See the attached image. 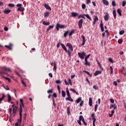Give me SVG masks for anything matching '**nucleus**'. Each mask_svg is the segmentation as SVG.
<instances>
[{"label": "nucleus", "mask_w": 126, "mask_h": 126, "mask_svg": "<svg viewBox=\"0 0 126 126\" xmlns=\"http://www.w3.org/2000/svg\"><path fill=\"white\" fill-rule=\"evenodd\" d=\"M93 88H94V89H95V90H98V86L94 85Z\"/></svg>", "instance_id": "obj_51"}, {"label": "nucleus", "mask_w": 126, "mask_h": 126, "mask_svg": "<svg viewBox=\"0 0 126 126\" xmlns=\"http://www.w3.org/2000/svg\"><path fill=\"white\" fill-rule=\"evenodd\" d=\"M82 98L81 97H79L76 101V103L77 104H78V103H80V102H81V100H82Z\"/></svg>", "instance_id": "obj_39"}, {"label": "nucleus", "mask_w": 126, "mask_h": 126, "mask_svg": "<svg viewBox=\"0 0 126 126\" xmlns=\"http://www.w3.org/2000/svg\"><path fill=\"white\" fill-rule=\"evenodd\" d=\"M16 6L18 7L17 9L18 11H24L25 10V8L23 7L22 4H17Z\"/></svg>", "instance_id": "obj_1"}, {"label": "nucleus", "mask_w": 126, "mask_h": 126, "mask_svg": "<svg viewBox=\"0 0 126 126\" xmlns=\"http://www.w3.org/2000/svg\"><path fill=\"white\" fill-rule=\"evenodd\" d=\"M44 16L45 18L49 17V16H50V12H45L44 13Z\"/></svg>", "instance_id": "obj_21"}, {"label": "nucleus", "mask_w": 126, "mask_h": 126, "mask_svg": "<svg viewBox=\"0 0 126 126\" xmlns=\"http://www.w3.org/2000/svg\"><path fill=\"white\" fill-rule=\"evenodd\" d=\"M110 69L111 74H113V67L112 66H110Z\"/></svg>", "instance_id": "obj_50"}, {"label": "nucleus", "mask_w": 126, "mask_h": 126, "mask_svg": "<svg viewBox=\"0 0 126 126\" xmlns=\"http://www.w3.org/2000/svg\"><path fill=\"white\" fill-rule=\"evenodd\" d=\"M21 82L22 84H23V85H24V86H26V84H25V83L24 82V81H23V80H21Z\"/></svg>", "instance_id": "obj_63"}, {"label": "nucleus", "mask_w": 126, "mask_h": 126, "mask_svg": "<svg viewBox=\"0 0 126 126\" xmlns=\"http://www.w3.org/2000/svg\"><path fill=\"white\" fill-rule=\"evenodd\" d=\"M44 5L45 8H46V9L52 10V8H51V6H49V5H48L47 3H45Z\"/></svg>", "instance_id": "obj_16"}, {"label": "nucleus", "mask_w": 126, "mask_h": 126, "mask_svg": "<svg viewBox=\"0 0 126 126\" xmlns=\"http://www.w3.org/2000/svg\"><path fill=\"white\" fill-rule=\"evenodd\" d=\"M22 108H24V104L23 103V99H22V98H21L20 99L19 113H22Z\"/></svg>", "instance_id": "obj_2"}, {"label": "nucleus", "mask_w": 126, "mask_h": 126, "mask_svg": "<svg viewBox=\"0 0 126 126\" xmlns=\"http://www.w3.org/2000/svg\"><path fill=\"white\" fill-rule=\"evenodd\" d=\"M126 1H123L122 3V6H126Z\"/></svg>", "instance_id": "obj_62"}, {"label": "nucleus", "mask_w": 126, "mask_h": 126, "mask_svg": "<svg viewBox=\"0 0 126 126\" xmlns=\"http://www.w3.org/2000/svg\"><path fill=\"white\" fill-rule=\"evenodd\" d=\"M42 24H43V25H50V22H46L45 21H43L42 22Z\"/></svg>", "instance_id": "obj_40"}, {"label": "nucleus", "mask_w": 126, "mask_h": 126, "mask_svg": "<svg viewBox=\"0 0 126 126\" xmlns=\"http://www.w3.org/2000/svg\"><path fill=\"white\" fill-rule=\"evenodd\" d=\"M66 92L67 96L68 97H70V94L69 93V91L68 90V88H67L66 89Z\"/></svg>", "instance_id": "obj_25"}, {"label": "nucleus", "mask_w": 126, "mask_h": 126, "mask_svg": "<svg viewBox=\"0 0 126 126\" xmlns=\"http://www.w3.org/2000/svg\"><path fill=\"white\" fill-rule=\"evenodd\" d=\"M53 28H54V25H53L52 26H50L49 27V28H47V32H49V31H50V30H51V29H53Z\"/></svg>", "instance_id": "obj_29"}, {"label": "nucleus", "mask_w": 126, "mask_h": 126, "mask_svg": "<svg viewBox=\"0 0 126 126\" xmlns=\"http://www.w3.org/2000/svg\"><path fill=\"white\" fill-rule=\"evenodd\" d=\"M104 18L106 21H108V20L110 19V16H109V14L108 13H106L104 17Z\"/></svg>", "instance_id": "obj_11"}, {"label": "nucleus", "mask_w": 126, "mask_h": 126, "mask_svg": "<svg viewBox=\"0 0 126 126\" xmlns=\"http://www.w3.org/2000/svg\"><path fill=\"white\" fill-rule=\"evenodd\" d=\"M78 15H79V14L77 12H73L71 13L72 17H76L78 16Z\"/></svg>", "instance_id": "obj_13"}, {"label": "nucleus", "mask_w": 126, "mask_h": 126, "mask_svg": "<svg viewBox=\"0 0 126 126\" xmlns=\"http://www.w3.org/2000/svg\"><path fill=\"white\" fill-rule=\"evenodd\" d=\"M119 34H120V35H124V34H125V31L122 30V31H120L119 32Z\"/></svg>", "instance_id": "obj_45"}, {"label": "nucleus", "mask_w": 126, "mask_h": 126, "mask_svg": "<svg viewBox=\"0 0 126 126\" xmlns=\"http://www.w3.org/2000/svg\"><path fill=\"white\" fill-rule=\"evenodd\" d=\"M112 4L113 6H116V5H117V4L116 3L115 1H112Z\"/></svg>", "instance_id": "obj_56"}, {"label": "nucleus", "mask_w": 126, "mask_h": 126, "mask_svg": "<svg viewBox=\"0 0 126 126\" xmlns=\"http://www.w3.org/2000/svg\"><path fill=\"white\" fill-rule=\"evenodd\" d=\"M78 55L79 57L82 60H83L84 59V57L86 56V54L85 52H82V53L80 52L78 53Z\"/></svg>", "instance_id": "obj_4"}, {"label": "nucleus", "mask_w": 126, "mask_h": 126, "mask_svg": "<svg viewBox=\"0 0 126 126\" xmlns=\"http://www.w3.org/2000/svg\"><path fill=\"white\" fill-rule=\"evenodd\" d=\"M98 65H99V67H100L101 70H104V68H103V66H102V65L101 64V63H99Z\"/></svg>", "instance_id": "obj_48"}, {"label": "nucleus", "mask_w": 126, "mask_h": 126, "mask_svg": "<svg viewBox=\"0 0 126 126\" xmlns=\"http://www.w3.org/2000/svg\"><path fill=\"white\" fill-rule=\"evenodd\" d=\"M70 91H72V92L75 93L76 95H78V93L76 92V91H75V90H74V89H72V88L70 89Z\"/></svg>", "instance_id": "obj_32"}, {"label": "nucleus", "mask_w": 126, "mask_h": 126, "mask_svg": "<svg viewBox=\"0 0 126 126\" xmlns=\"http://www.w3.org/2000/svg\"><path fill=\"white\" fill-rule=\"evenodd\" d=\"M118 44H122L123 43V40L122 39H120L118 41Z\"/></svg>", "instance_id": "obj_60"}, {"label": "nucleus", "mask_w": 126, "mask_h": 126, "mask_svg": "<svg viewBox=\"0 0 126 126\" xmlns=\"http://www.w3.org/2000/svg\"><path fill=\"white\" fill-rule=\"evenodd\" d=\"M102 73V71L100 70H97L94 73V76H97V75H99V74H101Z\"/></svg>", "instance_id": "obj_17"}, {"label": "nucleus", "mask_w": 126, "mask_h": 126, "mask_svg": "<svg viewBox=\"0 0 126 126\" xmlns=\"http://www.w3.org/2000/svg\"><path fill=\"white\" fill-rule=\"evenodd\" d=\"M60 28L61 29L64 28V26L63 25H61L60 24V23H58L56 26V29L57 31H60Z\"/></svg>", "instance_id": "obj_5"}, {"label": "nucleus", "mask_w": 126, "mask_h": 126, "mask_svg": "<svg viewBox=\"0 0 126 126\" xmlns=\"http://www.w3.org/2000/svg\"><path fill=\"white\" fill-rule=\"evenodd\" d=\"M83 72L87 73V74H88V75H90V77H92V74H91L90 73H89V72H88V71L83 70Z\"/></svg>", "instance_id": "obj_34"}, {"label": "nucleus", "mask_w": 126, "mask_h": 126, "mask_svg": "<svg viewBox=\"0 0 126 126\" xmlns=\"http://www.w3.org/2000/svg\"><path fill=\"white\" fill-rule=\"evenodd\" d=\"M8 6H9L10 7H14V4H11V3H9L8 4Z\"/></svg>", "instance_id": "obj_57"}, {"label": "nucleus", "mask_w": 126, "mask_h": 126, "mask_svg": "<svg viewBox=\"0 0 126 126\" xmlns=\"http://www.w3.org/2000/svg\"><path fill=\"white\" fill-rule=\"evenodd\" d=\"M47 93H48V94H51V93H53V89L47 91Z\"/></svg>", "instance_id": "obj_49"}, {"label": "nucleus", "mask_w": 126, "mask_h": 126, "mask_svg": "<svg viewBox=\"0 0 126 126\" xmlns=\"http://www.w3.org/2000/svg\"><path fill=\"white\" fill-rule=\"evenodd\" d=\"M100 27L101 28V32H104V25L103 24V22H102V21L100 22Z\"/></svg>", "instance_id": "obj_14"}, {"label": "nucleus", "mask_w": 126, "mask_h": 126, "mask_svg": "<svg viewBox=\"0 0 126 126\" xmlns=\"http://www.w3.org/2000/svg\"><path fill=\"white\" fill-rule=\"evenodd\" d=\"M66 47H68L69 50H70L71 52H73V47H72V45L69 43H67L66 44Z\"/></svg>", "instance_id": "obj_8"}, {"label": "nucleus", "mask_w": 126, "mask_h": 126, "mask_svg": "<svg viewBox=\"0 0 126 126\" xmlns=\"http://www.w3.org/2000/svg\"><path fill=\"white\" fill-rule=\"evenodd\" d=\"M113 14L114 19H117V12H116V10H113Z\"/></svg>", "instance_id": "obj_22"}, {"label": "nucleus", "mask_w": 126, "mask_h": 126, "mask_svg": "<svg viewBox=\"0 0 126 126\" xmlns=\"http://www.w3.org/2000/svg\"><path fill=\"white\" fill-rule=\"evenodd\" d=\"M91 117H92V119L93 120V126H95V123L96 122V116H95V113H93Z\"/></svg>", "instance_id": "obj_3"}, {"label": "nucleus", "mask_w": 126, "mask_h": 126, "mask_svg": "<svg viewBox=\"0 0 126 126\" xmlns=\"http://www.w3.org/2000/svg\"><path fill=\"white\" fill-rule=\"evenodd\" d=\"M85 64L86 65H88V66H90L91 65V64L90 63H89V62H86L85 63Z\"/></svg>", "instance_id": "obj_53"}, {"label": "nucleus", "mask_w": 126, "mask_h": 126, "mask_svg": "<svg viewBox=\"0 0 126 126\" xmlns=\"http://www.w3.org/2000/svg\"><path fill=\"white\" fill-rule=\"evenodd\" d=\"M94 19V24H96V22L98 21L99 20V19L98 18V17L97 16H95Z\"/></svg>", "instance_id": "obj_23"}, {"label": "nucleus", "mask_w": 126, "mask_h": 126, "mask_svg": "<svg viewBox=\"0 0 126 126\" xmlns=\"http://www.w3.org/2000/svg\"><path fill=\"white\" fill-rule=\"evenodd\" d=\"M83 104H84V101L82 100L81 101V103H80V106L81 107H82L83 106Z\"/></svg>", "instance_id": "obj_61"}, {"label": "nucleus", "mask_w": 126, "mask_h": 126, "mask_svg": "<svg viewBox=\"0 0 126 126\" xmlns=\"http://www.w3.org/2000/svg\"><path fill=\"white\" fill-rule=\"evenodd\" d=\"M82 7L83 9H85V8H86V5L85 4H82Z\"/></svg>", "instance_id": "obj_55"}, {"label": "nucleus", "mask_w": 126, "mask_h": 126, "mask_svg": "<svg viewBox=\"0 0 126 126\" xmlns=\"http://www.w3.org/2000/svg\"><path fill=\"white\" fill-rule=\"evenodd\" d=\"M65 100H66V101H70V102H73V99H72L70 96L66 97Z\"/></svg>", "instance_id": "obj_19"}, {"label": "nucleus", "mask_w": 126, "mask_h": 126, "mask_svg": "<svg viewBox=\"0 0 126 126\" xmlns=\"http://www.w3.org/2000/svg\"><path fill=\"white\" fill-rule=\"evenodd\" d=\"M79 120H80V121H82L83 122L85 126H87V123L85 122V120L84 119V117H83V116L80 115L79 117Z\"/></svg>", "instance_id": "obj_6"}, {"label": "nucleus", "mask_w": 126, "mask_h": 126, "mask_svg": "<svg viewBox=\"0 0 126 126\" xmlns=\"http://www.w3.org/2000/svg\"><path fill=\"white\" fill-rule=\"evenodd\" d=\"M9 12H10V10H9V9L5 10L4 11V13H5V14H8V13H9Z\"/></svg>", "instance_id": "obj_38"}, {"label": "nucleus", "mask_w": 126, "mask_h": 126, "mask_svg": "<svg viewBox=\"0 0 126 126\" xmlns=\"http://www.w3.org/2000/svg\"><path fill=\"white\" fill-rule=\"evenodd\" d=\"M83 24V19H81L78 22V26L79 29L82 28V24Z\"/></svg>", "instance_id": "obj_7"}, {"label": "nucleus", "mask_w": 126, "mask_h": 126, "mask_svg": "<svg viewBox=\"0 0 126 126\" xmlns=\"http://www.w3.org/2000/svg\"><path fill=\"white\" fill-rule=\"evenodd\" d=\"M74 33H75V30H72L69 33V36H72Z\"/></svg>", "instance_id": "obj_30"}, {"label": "nucleus", "mask_w": 126, "mask_h": 126, "mask_svg": "<svg viewBox=\"0 0 126 126\" xmlns=\"http://www.w3.org/2000/svg\"><path fill=\"white\" fill-rule=\"evenodd\" d=\"M5 97V95H4V94H2V96L1 98H0V101H2L3 100V98Z\"/></svg>", "instance_id": "obj_44"}, {"label": "nucleus", "mask_w": 126, "mask_h": 126, "mask_svg": "<svg viewBox=\"0 0 126 126\" xmlns=\"http://www.w3.org/2000/svg\"><path fill=\"white\" fill-rule=\"evenodd\" d=\"M68 82H69V84H70V85L71 86H72V82H71V79H68Z\"/></svg>", "instance_id": "obj_58"}, {"label": "nucleus", "mask_w": 126, "mask_h": 126, "mask_svg": "<svg viewBox=\"0 0 126 126\" xmlns=\"http://www.w3.org/2000/svg\"><path fill=\"white\" fill-rule=\"evenodd\" d=\"M8 102L9 103L11 101V96L9 94H7Z\"/></svg>", "instance_id": "obj_33"}, {"label": "nucleus", "mask_w": 126, "mask_h": 126, "mask_svg": "<svg viewBox=\"0 0 126 126\" xmlns=\"http://www.w3.org/2000/svg\"><path fill=\"white\" fill-rule=\"evenodd\" d=\"M81 38H82L83 39V43L82 44H81V46H84L85 43H86V39H85V36L83 35H81Z\"/></svg>", "instance_id": "obj_10"}, {"label": "nucleus", "mask_w": 126, "mask_h": 126, "mask_svg": "<svg viewBox=\"0 0 126 126\" xmlns=\"http://www.w3.org/2000/svg\"><path fill=\"white\" fill-rule=\"evenodd\" d=\"M57 88L58 89L59 94H61V87H60V85H57Z\"/></svg>", "instance_id": "obj_42"}, {"label": "nucleus", "mask_w": 126, "mask_h": 126, "mask_svg": "<svg viewBox=\"0 0 126 126\" xmlns=\"http://www.w3.org/2000/svg\"><path fill=\"white\" fill-rule=\"evenodd\" d=\"M3 78H4L5 79H6V80H7V81H8V82H10V81H11L10 79H9L8 77H6L3 76Z\"/></svg>", "instance_id": "obj_43"}, {"label": "nucleus", "mask_w": 126, "mask_h": 126, "mask_svg": "<svg viewBox=\"0 0 126 126\" xmlns=\"http://www.w3.org/2000/svg\"><path fill=\"white\" fill-rule=\"evenodd\" d=\"M102 1L105 5H109V2L107 0H102Z\"/></svg>", "instance_id": "obj_31"}, {"label": "nucleus", "mask_w": 126, "mask_h": 126, "mask_svg": "<svg viewBox=\"0 0 126 126\" xmlns=\"http://www.w3.org/2000/svg\"><path fill=\"white\" fill-rule=\"evenodd\" d=\"M89 105L90 106V107H92V98L91 97L89 98Z\"/></svg>", "instance_id": "obj_35"}, {"label": "nucleus", "mask_w": 126, "mask_h": 126, "mask_svg": "<svg viewBox=\"0 0 126 126\" xmlns=\"http://www.w3.org/2000/svg\"><path fill=\"white\" fill-rule=\"evenodd\" d=\"M2 69L3 70H4V71H11V70L9 68H6L5 67H3L2 68Z\"/></svg>", "instance_id": "obj_18"}, {"label": "nucleus", "mask_w": 126, "mask_h": 126, "mask_svg": "<svg viewBox=\"0 0 126 126\" xmlns=\"http://www.w3.org/2000/svg\"><path fill=\"white\" fill-rule=\"evenodd\" d=\"M16 111H17V106H15V107H13L12 109L13 113L16 114Z\"/></svg>", "instance_id": "obj_20"}, {"label": "nucleus", "mask_w": 126, "mask_h": 126, "mask_svg": "<svg viewBox=\"0 0 126 126\" xmlns=\"http://www.w3.org/2000/svg\"><path fill=\"white\" fill-rule=\"evenodd\" d=\"M60 44L63 49L66 52V53H67V49L66 48V47H65L64 44H63V43H61Z\"/></svg>", "instance_id": "obj_15"}, {"label": "nucleus", "mask_w": 126, "mask_h": 126, "mask_svg": "<svg viewBox=\"0 0 126 126\" xmlns=\"http://www.w3.org/2000/svg\"><path fill=\"white\" fill-rule=\"evenodd\" d=\"M117 13H118V14L120 15V16H122V9H117Z\"/></svg>", "instance_id": "obj_28"}, {"label": "nucleus", "mask_w": 126, "mask_h": 126, "mask_svg": "<svg viewBox=\"0 0 126 126\" xmlns=\"http://www.w3.org/2000/svg\"><path fill=\"white\" fill-rule=\"evenodd\" d=\"M78 124H79V125L82 126V124L81 123V120L79 119V120H77Z\"/></svg>", "instance_id": "obj_59"}, {"label": "nucleus", "mask_w": 126, "mask_h": 126, "mask_svg": "<svg viewBox=\"0 0 126 126\" xmlns=\"http://www.w3.org/2000/svg\"><path fill=\"white\" fill-rule=\"evenodd\" d=\"M109 61L110 63H114V61L112 58H109Z\"/></svg>", "instance_id": "obj_64"}, {"label": "nucleus", "mask_w": 126, "mask_h": 126, "mask_svg": "<svg viewBox=\"0 0 126 126\" xmlns=\"http://www.w3.org/2000/svg\"><path fill=\"white\" fill-rule=\"evenodd\" d=\"M68 33H69V32L68 31H66L64 34V37H65V38H66V36H67V34H68Z\"/></svg>", "instance_id": "obj_47"}, {"label": "nucleus", "mask_w": 126, "mask_h": 126, "mask_svg": "<svg viewBox=\"0 0 126 126\" xmlns=\"http://www.w3.org/2000/svg\"><path fill=\"white\" fill-rule=\"evenodd\" d=\"M84 15L86 16L88 19H89V20H92V18H91V17L89 16V15L84 14Z\"/></svg>", "instance_id": "obj_26"}, {"label": "nucleus", "mask_w": 126, "mask_h": 126, "mask_svg": "<svg viewBox=\"0 0 126 126\" xmlns=\"http://www.w3.org/2000/svg\"><path fill=\"white\" fill-rule=\"evenodd\" d=\"M78 19L80 18H83L84 19H85V16H84V14H80L78 16Z\"/></svg>", "instance_id": "obj_27"}, {"label": "nucleus", "mask_w": 126, "mask_h": 126, "mask_svg": "<svg viewBox=\"0 0 126 126\" xmlns=\"http://www.w3.org/2000/svg\"><path fill=\"white\" fill-rule=\"evenodd\" d=\"M54 68L55 71H57V63H56V62H54Z\"/></svg>", "instance_id": "obj_36"}, {"label": "nucleus", "mask_w": 126, "mask_h": 126, "mask_svg": "<svg viewBox=\"0 0 126 126\" xmlns=\"http://www.w3.org/2000/svg\"><path fill=\"white\" fill-rule=\"evenodd\" d=\"M98 108V104H96L94 106V112L97 111V109Z\"/></svg>", "instance_id": "obj_46"}, {"label": "nucleus", "mask_w": 126, "mask_h": 126, "mask_svg": "<svg viewBox=\"0 0 126 126\" xmlns=\"http://www.w3.org/2000/svg\"><path fill=\"white\" fill-rule=\"evenodd\" d=\"M3 87L5 89V90H9V88H8V86H4L3 85Z\"/></svg>", "instance_id": "obj_41"}, {"label": "nucleus", "mask_w": 126, "mask_h": 126, "mask_svg": "<svg viewBox=\"0 0 126 126\" xmlns=\"http://www.w3.org/2000/svg\"><path fill=\"white\" fill-rule=\"evenodd\" d=\"M67 53H68V55L69 57H70H70H71V51L68 50V51H67Z\"/></svg>", "instance_id": "obj_54"}, {"label": "nucleus", "mask_w": 126, "mask_h": 126, "mask_svg": "<svg viewBox=\"0 0 126 126\" xmlns=\"http://www.w3.org/2000/svg\"><path fill=\"white\" fill-rule=\"evenodd\" d=\"M19 115H20V119L18 120L17 123L19 124V126H20V123H22V112H19Z\"/></svg>", "instance_id": "obj_9"}, {"label": "nucleus", "mask_w": 126, "mask_h": 126, "mask_svg": "<svg viewBox=\"0 0 126 126\" xmlns=\"http://www.w3.org/2000/svg\"><path fill=\"white\" fill-rule=\"evenodd\" d=\"M62 95L63 98H64V97H65V92H64V91L63 90L62 91Z\"/></svg>", "instance_id": "obj_37"}, {"label": "nucleus", "mask_w": 126, "mask_h": 126, "mask_svg": "<svg viewBox=\"0 0 126 126\" xmlns=\"http://www.w3.org/2000/svg\"><path fill=\"white\" fill-rule=\"evenodd\" d=\"M2 74H7V73H6V72L3 71L0 72V75H1Z\"/></svg>", "instance_id": "obj_52"}, {"label": "nucleus", "mask_w": 126, "mask_h": 126, "mask_svg": "<svg viewBox=\"0 0 126 126\" xmlns=\"http://www.w3.org/2000/svg\"><path fill=\"white\" fill-rule=\"evenodd\" d=\"M112 108H114V110H117V109H118V106H117V105L116 104H111L110 106V109H112Z\"/></svg>", "instance_id": "obj_12"}, {"label": "nucleus", "mask_w": 126, "mask_h": 126, "mask_svg": "<svg viewBox=\"0 0 126 126\" xmlns=\"http://www.w3.org/2000/svg\"><path fill=\"white\" fill-rule=\"evenodd\" d=\"M67 115H68V116L70 115V106H68L67 108Z\"/></svg>", "instance_id": "obj_24"}]
</instances>
